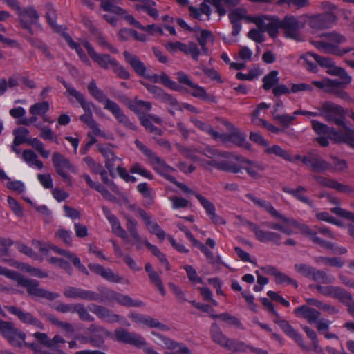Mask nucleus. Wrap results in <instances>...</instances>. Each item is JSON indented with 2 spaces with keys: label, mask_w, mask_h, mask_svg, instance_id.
Returning a JSON list of instances; mask_svg holds the SVG:
<instances>
[{
  "label": "nucleus",
  "mask_w": 354,
  "mask_h": 354,
  "mask_svg": "<svg viewBox=\"0 0 354 354\" xmlns=\"http://www.w3.org/2000/svg\"><path fill=\"white\" fill-rule=\"evenodd\" d=\"M88 91L92 97L104 105V109L109 111L114 116L118 123L127 129L136 131V125L124 114L120 106L113 100L109 99L103 91L100 89L94 80L88 85Z\"/></svg>",
  "instance_id": "nucleus-1"
},
{
  "label": "nucleus",
  "mask_w": 354,
  "mask_h": 354,
  "mask_svg": "<svg viewBox=\"0 0 354 354\" xmlns=\"http://www.w3.org/2000/svg\"><path fill=\"white\" fill-rule=\"evenodd\" d=\"M88 91L92 97L104 105V109L109 111L114 116L118 123L127 129L136 131V125L124 114L120 106L113 100L109 99L103 91L100 89L94 80L88 85Z\"/></svg>",
  "instance_id": "nucleus-2"
},
{
  "label": "nucleus",
  "mask_w": 354,
  "mask_h": 354,
  "mask_svg": "<svg viewBox=\"0 0 354 354\" xmlns=\"http://www.w3.org/2000/svg\"><path fill=\"white\" fill-rule=\"evenodd\" d=\"M283 223L284 224L279 223H263V225H266L269 228L278 230L286 235L295 234L292 228V227H295L299 230L301 234L310 237L314 243L325 248H331L333 246L331 243L317 236V232L315 229H312L308 225L301 223L293 218L286 216Z\"/></svg>",
  "instance_id": "nucleus-3"
},
{
  "label": "nucleus",
  "mask_w": 354,
  "mask_h": 354,
  "mask_svg": "<svg viewBox=\"0 0 354 354\" xmlns=\"http://www.w3.org/2000/svg\"><path fill=\"white\" fill-rule=\"evenodd\" d=\"M326 41H312V44L320 52L342 57L352 52L353 48H340L339 45L344 44L347 38L344 35L335 31L324 34Z\"/></svg>",
  "instance_id": "nucleus-4"
},
{
  "label": "nucleus",
  "mask_w": 354,
  "mask_h": 354,
  "mask_svg": "<svg viewBox=\"0 0 354 354\" xmlns=\"http://www.w3.org/2000/svg\"><path fill=\"white\" fill-rule=\"evenodd\" d=\"M312 129L319 136L327 135L335 144H351L353 140V130L346 127V131L337 130L334 127L321 122L316 120L310 121Z\"/></svg>",
  "instance_id": "nucleus-5"
},
{
  "label": "nucleus",
  "mask_w": 354,
  "mask_h": 354,
  "mask_svg": "<svg viewBox=\"0 0 354 354\" xmlns=\"http://www.w3.org/2000/svg\"><path fill=\"white\" fill-rule=\"evenodd\" d=\"M321 117L326 122L342 127L346 131L348 127L345 123L346 110L340 105L332 101H324L320 103Z\"/></svg>",
  "instance_id": "nucleus-6"
},
{
  "label": "nucleus",
  "mask_w": 354,
  "mask_h": 354,
  "mask_svg": "<svg viewBox=\"0 0 354 354\" xmlns=\"http://www.w3.org/2000/svg\"><path fill=\"white\" fill-rule=\"evenodd\" d=\"M10 279L15 281L18 285L26 288L28 293L31 296L46 298L50 301L59 297V295L57 292H50L39 288V282L37 280L24 278L21 274L15 271Z\"/></svg>",
  "instance_id": "nucleus-7"
},
{
  "label": "nucleus",
  "mask_w": 354,
  "mask_h": 354,
  "mask_svg": "<svg viewBox=\"0 0 354 354\" xmlns=\"http://www.w3.org/2000/svg\"><path fill=\"white\" fill-rule=\"evenodd\" d=\"M236 218L239 221L241 225L247 227L254 234L256 239L259 242L264 243L270 242L277 245H281L282 236L278 232L264 230L257 224L248 221L241 216H238Z\"/></svg>",
  "instance_id": "nucleus-8"
},
{
  "label": "nucleus",
  "mask_w": 354,
  "mask_h": 354,
  "mask_svg": "<svg viewBox=\"0 0 354 354\" xmlns=\"http://www.w3.org/2000/svg\"><path fill=\"white\" fill-rule=\"evenodd\" d=\"M262 304L267 308L268 312L275 317L274 322L277 324L283 331L290 338L294 339L300 346L304 347V344L302 336L298 333L292 326L285 319H280L279 313L275 310L273 304L267 298L262 299Z\"/></svg>",
  "instance_id": "nucleus-9"
},
{
  "label": "nucleus",
  "mask_w": 354,
  "mask_h": 354,
  "mask_svg": "<svg viewBox=\"0 0 354 354\" xmlns=\"http://www.w3.org/2000/svg\"><path fill=\"white\" fill-rule=\"evenodd\" d=\"M38 249L40 252L43 254H46L50 250H52L62 256L66 257L67 259L71 261L73 266L81 272L86 275H88V271L86 268L82 264L80 259L73 252L60 249L58 247L50 244H43L39 241L37 242Z\"/></svg>",
  "instance_id": "nucleus-10"
},
{
  "label": "nucleus",
  "mask_w": 354,
  "mask_h": 354,
  "mask_svg": "<svg viewBox=\"0 0 354 354\" xmlns=\"http://www.w3.org/2000/svg\"><path fill=\"white\" fill-rule=\"evenodd\" d=\"M252 21L263 32H268L270 37L274 38L277 36L280 28V19L276 16L260 15L252 17Z\"/></svg>",
  "instance_id": "nucleus-11"
},
{
  "label": "nucleus",
  "mask_w": 354,
  "mask_h": 354,
  "mask_svg": "<svg viewBox=\"0 0 354 354\" xmlns=\"http://www.w3.org/2000/svg\"><path fill=\"white\" fill-rule=\"evenodd\" d=\"M304 27V23L293 15H286L280 20V28L284 30L285 36L297 41L301 39L300 30Z\"/></svg>",
  "instance_id": "nucleus-12"
},
{
  "label": "nucleus",
  "mask_w": 354,
  "mask_h": 354,
  "mask_svg": "<svg viewBox=\"0 0 354 354\" xmlns=\"http://www.w3.org/2000/svg\"><path fill=\"white\" fill-rule=\"evenodd\" d=\"M76 100L85 111V113L80 117V120L87 124L89 128L92 129L93 133L95 136H104V132L100 129L98 123L93 119L92 113V107L93 106V103L88 102L85 99L84 95H81Z\"/></svg>",
  "instance_id": "nucleus-13"
},
{
  "label": "nucleus",
  "mask_w": 354,
  "mask_h": 354,
  "mask_svg": "<svg viewBox=\"0 0 354 354\" xmlns=\"http://www.w3.org/2000/svg\"><path fill=\"white\" fill-rule=\"evenodd\" d=\"M18 17L21 27L26 30L30 35L34 32L32 28V25H38L39 21V14L33 6H28L24 8L17 9Z\"/></svg>",
  "instance_id": "nucleus-14"
},
{
  "label": "nucleus",
  "mask_w": 354,
  "mask_h": 354,
  "mask_svg": "<svg viewBox=\"0 0 354 354\" xmlns=\"http://www.w3.org/2000/svg\"><path fill=\"white\" fill-rule=\"evenodd\" d=\"M310 288L316 289L320 294L339 300L340 302L348 304L353 300L352 295L345 289L335 286L311 285Z\"/></svg>",
  "instance_id": "nucleus-15"
},
{
  "label": "nucleus",
  "mask_w": 354,
  "mask_h": 354,
  "mask_svg": "<svg viewBox=\"0 0 354 354\" xmlns=\"http://www.w3.org/2000/svg\"><path fill=\"white\" fill-rule=\"evenodd\" d=\"M52 162L57 174L65 181H69L70 180L67 171L77 173L76 167L71 162L68 158L58 152L53 153Z\"/></svg>",
  "instance_id": "nucleus-16"
},
{
  "label": "nucleus",
  "mask_w": 354,
  "mask_h": 354,
  "mask_svg": "<svg viewBox=\"0 0 354 354\" xmlns=\"http://www.w3.org/2000/svg\"><path fill=\"white\" fill-rule=\"evenodd\" d=\"M84 46L87 50L88 55L101 68L108 70L113 67L116 59L109 54L97 53L93 47L88 42L85 41Z\"/></svg>",
  "instance_id": "nucleus-17"
},
{
  "label": "nucleus",
  "mask_w": 354,
  "mask_h": 354,
  "mask_svg": "<svg viewBox=\"0 0 354 354\" xmlns=\"http://www.w3.org/2000/svg\"><path fill=\"white\" fill-rule=\"evenodd\" d=\"M115 336L117 341L133 345L138 348L147 344L145 340L140 335L129 332L123 328L116 329L115 330Z\"/></svg>",
  "instance_id": "nucleus-18"
},
{
  "label": "nucleus",
  "mask_w": 354,
  "mask_h": 354,
  "mask_svg": "<svg viewBox=\"0 0 354 354\" xmlns=\"http://www.w3.org/2000/svg\"><path fill=\"white\" fill-rule=\"evenodd\" d=\"M337 17L331 12H326L312 16L309 18L308 25L315 30L328 28L336 21Z\"/></svg>",
  "instance_id": "nucleus-19"
},
{
  "label": "nucleus",
  "mask_w": 354,
  "mask_h": 354,
  "mask_svg": "<svg viewBox=\"0 0 354 354\" xmlns=\"http://www.w3.org/2000/svg\"><path fill=\"white\" fill-rule=\"evenodd\" d=\"M92 335L88 339L82 338L84 342H88L92 346L100 347L104 339L110 335V332L104 327L96 324H91L87 329Z\"/></svg>",
  "instance_id": "nucleus-20"
},
{
  "label": "nucleus",
  "mask_w": 354,
  "mask_h": 354,
  "mask_svg": "<svg viewBox=\"0 0 354 354\" xmlns=\"http://www.w3.org/2000/svg\"><path fill=\"white\" fill-rule=\"evenodd\" d=\"M217 159L218 158L204 160L202 161L201 165L207 170L216 169L222 171L234 174H237L241 171V168H239L237 165H234L227 161L218 160Z\"/></svg>",
  "instance_id": "nucleus-21"
},
{
  "label": "nucleus",
  "mask_w": 354,
  "mask_h": 354,
  "mask_svg": "<svg viewBox=\"0 0 354 354\" xmlns=\"http://www.w3.org/2000/svg\"><path fill=\"white\" fill-rule=\"evenodd\" d=\"M236 160L241 163V166L237 165L241 168V171L244 169L248 174L254 179H259L261 178L260 172L265 169V167L262 164L239 156L236 158Z\"/></svg>",
  "instance_id": "nucleus-22"
},
{
  "label": "nucleus",
  "mask_w": 354,
  "mask_h": 354,
  "mask_svg": "<svg viewBox=\"0 0 354 354\" xmlns=\"http://www.w3.org/2000/svg\"><path fill=\"white\" fill-rule=\"evenodd\" d=\"M33 336L46 347L44 348L35 343L26 344L27 346L30 348L34 351V354H67L62 350L57 351V353L51 352L48 348V343H49L50 339L48 338L46 333L36 332L33 334Z\"/></svg>",
  "instance_id": "nucleus-23"
},
{
  "label": "nucleus",
  "mask_w": 354,
  "mask_h": 354,
  "mask_svg": "<svg viewBox=\"0 0 354 354\" xmlns=\"http://www.w3.org/2000/svg\"><path fill=\"white\" fill-rule=\"evenodd\" d=\"M5 308L10 313L16 315L23 323L35 326L41 329L44 328L43 324L31 313L24 312L20 308L13 306H7Z\"/></svg>",
  "instance_id": "nucleus-24"
},
{
  "label": "nucleus",
  "mask_w": 354,
  "mask_h": 354,
  "mask_svg": "<svg viewBox=\"0 0 354 354\" xmlns=\"http://www.w3.org/2000/svg\"><path fill=\"white\" fill-rule=\"evenodd\" d=\"M64 295L70 299H83L91 301V299H97L95 292L84 290L82 288L68 286L64 289Z\"/></svg>",
  "instance_id": "nucleus-25"
},
{
  "label": "nucleus",
  "mask_w": 354,
  "mask_h": 354,
  "mask_svg": "<svg viewBox=\"0 0 354 354\" xmlns=\"http://www.w3.org/2000/svg\"><path fill=\"white\" fill-rule=\"evenodd\" d=\"M313 178L320 185L334 189L339 192L351 194L353 191L351 186L342 184L334 179L321 176H315Z\"/></svg>",
  "instance_id": "nucleus-26"
},
{
  "label": "nucleus",
  "mask_w": 354,
  "mask_h": 354,
  "mask_svg": "<svg viewBox=\"0 0 354 354\" xmlns=\"http://www.w3.org/2000/svg\"><path fill=\"white\" fill-rule=\"evenodd\" d=\"M103 213L111 226L112 232L117 236L127 241V234L122 227L118 218L111 213V210L106 206L102 207Z\"/></svg>",
  "instance_id": "nucleus-27"
},
{
  "label": "nucleus",
  "mask_w": 354,
  "mask_h": 354,
  "mask_svg": "<svg viewBox=\"0 0 354 354\" xmlns=\"http://www.w3.org/2000/svg\"><path fill=\"white\" fill-rule=\"evenodd\" d=\"M139 119L141 124L145 127V129L156 136H161L162 134V131L155 127L153 124V122L158 124H161L162 123V120L161 118L156 115H140L139 116Z\"/></svg>",
  "instance_id": "nucleus-28"
},
{
  "label": "nucleus",
  "mask_w": 354,
  "mask_h": 354,
  "mask_svg": "<svg viewBox=\"0 0 354 354\" xmlns=\"http://www.w3.org/2000/svg\"><path fill=\"white\" fill-rule=\"evenodd\" d=\"M304 164L310 167L313 171L325 172L331 170V164L321 158L318 155L304 158Z\"/></svg>",
  "instance_id": "nucleus-29"
},
{
  "label": "nucleus",
  "mask_w": 354,
  "mask_h": 354,
  "mask_svg": "<svg viewBox=\"0 0 354 354\" xmlns=\"http://www.w3.org/2000/svg\"><path fill=\"white\" fill-rule=\"evenodd\" d=\"M89 309L100 319L109 323H115L119 321V316L118 315L102 306L93 304L90 306Z\"/></svg>",
  "instance_id": "nucleus-30"
},
{
  "label": "nucleus",
  "mask_w": 354,
  "mask_h": 354,
  "mask_svg": "<svg viewBox=\"0 0 354 354\" xmlns=\"http://www.w3.org/2000/svg\"><path fill=\"white\" fill-rule=\"evenodd\" d=\"M123 55L125 61L131 66L135 73L139 76H146L147 68L140 58L128 51H124Z\"/></svg>",
  "instance_id": "nucleus-31"
},
{
  "label": "nucleus",
  "mask_w": 354,
  "mask_h": 354,
  "mask_svg": "<svg viewBox=\"0 0 354 354\" xmlns=\"http://www.w3.org/2000/svg\"><path fill=\"white\" fill-rule=\"evenodd\" d=\"M150 161L153 166V169L158 174L169 181L174 180V177L171 175V172L174 171V169L167 165L165 160L155 155L150 159Z\"/></svg>",
  "instance_id": "nucleus-32"
},
{
  "label": "nucleus",
  "mask_w": 354,
  "mask_h": 354,
  "mask_svg": "<svg viewBox=\"0 0 354 354\" xmlns=\"http://www.w3.org/2000/svg\"><path fill=\"white\" fill-rule=\"evenodd\" d=\"M282 190L291 195L297 201L310 206H313V201L309 198V197L306 194L307 189L303 186H297L296 188L292 189L286 186L282 187Z\"/></svg>",
  "instance_id": "nucleus-33"
},
{
  "label": "nucleus",
  "mask_w": 354,
  "mask_h": 354,
  "mask_svg": "<svg viewBox=\"0 0 354 354\" xmlns=\"http://www.w3.org/2000/svg\"><path fill=\"white\" fill-rule=\"evenodd\" d=\"M88 267L92 272L107 281L115 283H120L122 281V278L115 274L109 268L106 269L102 266L95 263H90Z\"/></svg>",
  "instance_id": "nucleus-34"
},
{
  "label": "nucleus",
  "mask_w": 354,
  "mask_h": 354,
  "mask_svg": "<svg viewBox=\"0 0 354 354\" xmlns=\"http://www.w3.org/2000/svg\"><path fill=\"white\" fill-rule=\"evenodd\" d=\"M295 313L297 316H301L307 319L310 324L315 323L320 316L319 311L306 305L295 309Z\"/></svg>",
  "instance_id": "nucleus-35"
},
{
  "label": "nucleus",
  "mask_w": 354,
  "mask_h": 354,
  "mask_svg": "<svg viewBox=\"0 0 354 354\" xmlns=\"http://www.w3.org/2000/svg\"><path fill=\"white\" fill-rule=\"evenodd\" d=\"M126 225L130 236L134 239L133 245L136 246V249L140 250L145 239H142L138 233L137 221L131 217H128Z\"/></svg>",
  "instance_id": "nucleus-36"
},
{
  "label": "nucleus",
  "mask_w": 354,
  "mask_h": 354,
  "mask_svg": "<svg viewBox=\"0 0 354 354\" xmlns=\"http://www.w3.org/2000/svg\"><path fill=\"white\" fill-rule=\"evenodd\" d=\"M97 147L99 151L106 159L105 167L112 174L115 167L114 162L120 159L109 147L103 145H98Z\"/></svg>",
  "instance_id": "nucleus-37"
},
{
  "label": "nucleus",
  "mask_w": 354,
  "mask_h": 354,
  "mask_svg": "<svg viewBox=\"0 0 354 354\" xmlns=\"http://www.w3.org/2000/svg\"><path fill=\"white\" fill-rule=\"evenodd\" d=\"M210 333L212 339L214 343L225 348L227 346V344L230 339L222 332L219 326L216 323H213L212 324Z\"/></svg>",
  "instance_id": "nucleus-38"
},
{
  "label": "nucleus",
  "mask_w": 354,
  "mask_h": 354,
  "mask_svg": "<svg viewBox=\"0 0 354 354\" xmlns=\"http://www.w3.org/2000/svg\"><path fill=\"white\" fill-rule=\"evenodd\" d=\"M191 122L196 128H198V129L201 130L203 132H205L211 137H212L214 139H225V136L215 131L210 124L205 123L201 120H199L196 118H191Z\"/></svg>",
  "instance_id": "nucleus-39"
},
{
  "label": "nucleus",
  "mask_w": 354,
  "mask_h": 354,
  "mask_svg": "<svg viewBox=\"0 0 354 354\" xmlns=\"http://www.w3.org/2000/svg\"><path fill=\"white\" fill-rule=\"evenodd\" d=\"M190 88L192 89L190 94L193 97L211 103L215 104L217 102L215 96L208 94L203 87L198 86L197 84L193 83V85H192Z\"/></svg>",
  "instance_id": "nucleus-40"
},
{
  "label": "nucleus",
  "mask_w": 354,
  "mask_h": 354,
  "mask_svg": "<svg viewBox=\"0 0 354 354\" xmlns=\"http://www.w3.org/2000/svg\"><path fill=\"white\" fill-rule=\"evenodd\" d=\"M265 153L268 155H274L286 161L292 162L293 160L290 154L286 149L277 145L269 146L268 144V147H266L265 149Z\"/></svg>",
  "instance_id": "nucleus-41"
},
{
  "label": "nucleus",
  "mask_w": 354,
  "mask_h": 354,
  "mask_svg": "<svg viewBox=\"0 0 354 354\" xmlns=\"http://www.w3.org/2000/svg\"><path fill=\"white\" fill-rule=\"evenodd\" d=\"M22 158L30 167H35L38 169L44 167L43 162L38 159L37 155L31 149L24 150L22 153Z\"/></svg>",
  "instance_id": "nucleus-42"
},
{
  "label": "nucleus",
  "mask_w": 354,
  "mask_h": 354,
  "mask_svg": "<svg viewBox=\"0 0 354 354\" xmlns=\"http://www.w3.org/2000/svg\"><path fill=\"white\" fill-rule=\"evenodd\" d=\"M43 10L44 11V16L46 19L48 24L53 29H57V12L54 6L51 3H46L44 5Z\"/></svg>",
  "instance_id": "nucleus-43"
},
{
  "label": "nucleus",
  "mask_w": 354,
  "mask_h": 354,
  "mask_svg": "<svg viewBox=\"0 0 354 354\" xmlns=\"http://www.w3.org/2000/svg\"><path fill=\"white\" fill-rule=\"evenodd\" d=\"M228 140L238 146L249 149L250 144L246 141V135L236 129L228 135Z\"/></svg>",
  "instance_id": "nucleus-44"
},
{
  "label": "nucleus",
  "mask_w": 354,
  "mask_h": 354,
  "mask_svg": "<svg viewBox=\"0 0 354 354\" xmlns=\"http://www.w3.org/2000/svg\"><path fill=\"white\" fill-rule=\"evenodd\" d=\"M278 75L279 72L276 70H273L266 75L262 79L263 88L266 91L273 88L279 82Z\"/></svg>",
  "instance_id": "nucleus-45"
},
{
  "label": "nucleus",
  "mask_w": 354,
  "mask_h": 354,
  "mask_svg": "<svg viewBox=\"0 0 354 354\" xmlns=\"http://www.w3.org/2000/svg\"><path fill=\"white\" fill-rule=\"evenodd\" d=\"M129 107L136 113L141 114L145 111H150L152 108V104L150 102L136 99L129 103Z\"/></svg>",
  "instance_id": "nucleus-46"
},
{
  "label": "nucleus",
  "mask_w": 354,
  "mask_h": 354,
  "mask_svg": "<svg viewBox=\"0 0 354 354\" xmlns=\"http://www.w3.org/2000/svg\"><path fill=\"white\" fill-rule=\"evenodd\" d=\"M66 41L68 44V46L72 48L75 50L80 59L87 66H91V62L84 53L83 49L80 46V45L76 42H75L73 39L68 35H66L64 36Z\"/></svg>",
  "instance_id": "nucleus-47"
},
{
  "label": "nucleus",
  "mask_w": 354,
  "mask_h": 354,
  "mask_svg": "<svg viewBox=\"0 0 354 354\" xmlns=\"http://www.w3.org/2000/svg\"><path fill=\"white\" fill-rule=\"evenodd\" d=\"M6 339L12 346L21 347L26 339V334L15 328Z\"/></svg>",
  "instance_id": "nucleus-48"
},
{
  "label": "nucleus",
  "mask_w": 354,
  "mask_h": 354,
  "mask_svg": "<svg viewBox=\"0 0 354 354\" xmlns=\"http://www.w3.org/2000/svg\"><path fill=\"white\" fill-rule=\"evenodd\" d=\"M119 304L125 306L140 307L144 306V303L140 300H133L129 295L116 293L115 300Z\"/></svg>",
  "instance_id": "nucleus-49"
},
{
  "label": "nucleus",
  "mask_w": 354,
  "mask_h": 354,
  "mask_svg": "<svg viewBox=\"0 0 354 354\" xmlns=\"http://www.w3.org/2000/svg\"><path fill=\"white\" fill-rule=\"evenodd\" d=\"M258 207H260V208L263 209L264 210H266L273 218H279L282 222H283V221L285 220V218L286 217L285 215L281 214V213H279L273 207V205L271 204V203H270L268 201L261 199V201H260V202H259V203L258 205Z\"/></svg>",
  "instance_id": "nucleus-50"
},
{
  "label": "nucleus",
  "mask_w": 354,
  "mask_h": 354,
  "mask_svg": "<svg viewBox=\"0 0 354 354\" xmlns=\"http://www.w3.org/2000/svg\"><path fill=\"white\" fill-rule=\"evenodd\" d=\"M63 257V258L52 257L48 258L47 261L51 264L57 265L59 268L64 270L68 274L71 275L73 273V268L69 263V261H71L66 257Z\"/></svg>",
  "instance_id": "nucleus-51"
},
{
  "label": "nucleus",
  "mask_w": 354,
  "mask_h": 354,
  "mask_svg": "<svg viewBox=\"0 0 354 354\" xmlns=\"http://www.w3.org/2000/svg\"><path fill=\"white\" fill-rule=\"evenodd\" d=\"M101 8L106 12H112L118 15H122L126 13V10L115 4L113 0H102L100 3Z\"/></svg>",
  "instance_id": "nucleus-52"
},
{
  "label": "nucleus",
  "mask_w": 354,
  "mask_h": 354,
  "mask_svg": "<svg viewBox=\"0 0 354 354\" xmlns=\"http://www.w3.org/2000/svg\"><path fill=\"white\" fill-rule=\"evenodd\" d=\"M100 292H95L97 299H91V301H97L99 302L114 301L117 292L111 289L102 288L99 290Z\"/></svg>",
  "instance_id": "nucleus-53"
},
{
  "label": "nucleus",
  "mask_w": 354,
  "mask_h": 354,
  "mask_svg": "<svg viewBox=\"0 0 354 354\" xmlns=\"http://www.w3.org/2000/svg\"><path fill=\"white\" fill-rule=\"evenodd\" d=\"M50 109V104L47 101L35 103L31 105L29 108V113L31 115H45Z\"/></svg>",
  "instance_id": "nucleus-54"
},
{
  "label": "nucleus",
  "mask_w": 354,
  "mask_h": 354,
  "mask_svg": "<svg viewBox=\"0 0 354 354\" xmlns=\"http://www.w3.org/2000/svg\"><path fill=\"white\" fill-rule=\"evenodd\" d=\"M351 80L352 77L351 75H349V80L344 78H341V80L328 78V93H330V91L346 88V86L351 82Z\"/></svg>",
  "instance_id": "nucleus-55"
},
{
  "label": "nucleus",
  "mask_w": 354,
  "mask_h": 354,
  "mask_svg": "<svg viewBox=\"0 0 354 354\" xmlns=\"http://www.w3.org/2000/svg\"><path fill=\"white\" fill-rule=\"evenodd\" d=\"M27 143L32 146L44 158H48L50 151L44 149V143L37 138L28 139Z\"/></svg>",
  "instance_id": "nucleus-56"
},
{
  "label": "nucleus",
  "mask_w": 354,
  "mask_h": 354,
  "mask_svg": "<svg viewBox=\"0 0 354 354\" xmlns=\"http://www.w3.org/2000/svg\"><path fill=\"white\" fill-rule=\"evenodd\" d=\"M142 5H137V10H141L146 12L149 15L156 19L158 17V11L152 6L155 5V2L151 0L143 1Z\"/></svg>",
  "instance_id": "nucleus-57"
},
{
  "label": "nucleus",
  "mask_w": 354,
  "mask_h": 354,
  "mask_svg": "<svg viewBox=\"0 0 354 354\" xmlns=\"http://www.w3.org/2000/svg\"><path fill=\"white\" fill-rule=\"evenodd\" d=\"M29 130L25 127H19L13 130V135L15 136L13 142L15 145H21L24 142L27 143L26 138L29 135Z\"/></svg>",
  "instance_id": "nucleus-58"
},
{
  "label": "nucleus",
  "mask_w": 354,
  "mask_h": 354,
  "mask_svg": "<svg viewBox=\"0 0 354 354\" xmlns=\"http://www.w3.org/2000/svg\"><path fill=\"white\" fill-rule=\"evenodd\" d=\"M248 347L249 345L242 341L230 339L225 348L232 352H244L248 349Z\"/></svg>",
  "instance_id": "nucleus-59"
},
{
  "label": "nucleus",
  "mask_w": 354,
  "mask_h": 354,
  "mask_svg": "<svg viewBox=\"0 0 354 354\" xmlns=\"http://www.w3.org/2000/svg\"><path fill=\"white\" fill-rule=\"evenodd\" d=\"M326 72L329 75L338 76L340 78L349 80V75L346 70L342 67L335 65L334 62L328 69L326 70Z\"/></svg>",
  "instance_id": "nucleus-60"
},
{
  "label": "nucleus",
  "mask_w": 354,
  "mask_h": 354,
  "mask_svg": "<svg viewBox=\"0 0 354 354\" xmlns=\"http://www.w3.org/2000/svg\"><path fill=\"white\" fill-rule=\"evenodd\" d=\"M138 212L146 225L148 231L152 233V232L159 226L158 224L156 221H151V216L144 209L140 208Z\"/></svg>",
  "instance_id": "nucleus-61"
},
{
  "label": "nucleus",
  "mask_w": 354,
  "mask_h": 354,
  "mask_svg": "<svg viewBox=\"0 0 354 354\" xmlns=\"http://www.w3.org/2000/svg\"><path fill=\"white\" fill-rule=\"evenodd\" d=\"M75 313H77L79 318L82 321L93 322L94 317L91 315L84 304L77 303Z\"/></svg>",
  "instance_id": "nucleus-62"
},
{
  "label": "nucleus",
  "mask_w": 354,
  "mask_h": 354,
  "mask_svg": "<svg viewBox=\"0 0 354 354\" xmlns=\"http://www.w3.org/2000/svg\"><path fill=\"white\" fill-rule=\"evenodd\" d=\"M219 319L223 322H227L228 324L235 326L236 328L243 330L244 327L240 320L227 313H223L219 314Z\"/></svg>",
  "instance_id": "nucleus-63"
},
{
  "label": "nucleus",
  "mask_w": 354,
  "mask_h": 354,
  "mask_svg": "<svg viewBox=\"0 0 354 354\" xmlns=\"http://www.w3.org/2000/svg\"><path fill=\"white\" fill-rule=\"evenodd\" d=\"M274 120L285 127H289L295 120V116L288 114L272 113Z\"/></svg>",
  "instance_id": "nucleus-64"
}]
</instances>
